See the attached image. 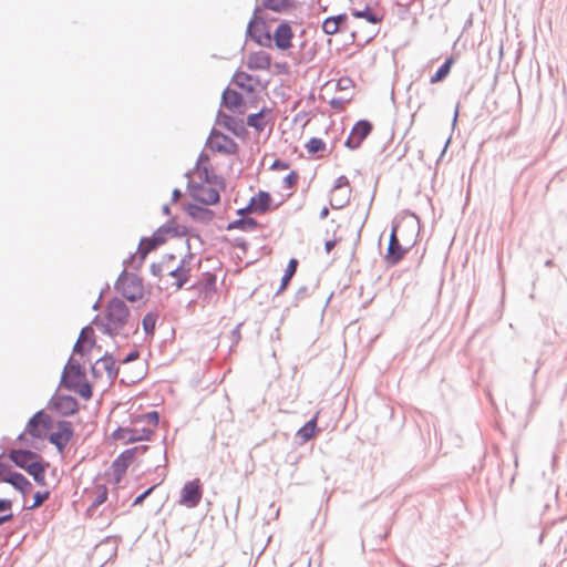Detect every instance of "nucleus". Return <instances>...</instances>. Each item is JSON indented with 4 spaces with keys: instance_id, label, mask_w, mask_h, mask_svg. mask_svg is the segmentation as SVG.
I'll use <instances>...</instances> for the list:
<instances>
[{
    "instance_id": "obj_1",
    "label": "nucleus",
    "mask_w": 567,
    "mask_h": 567,
    "mask_svg": "<svg viewBox=\"0 0 567 567\" xmlns=\"http://www.w3.org/2000/svg\"><path fill=\"white\" fill-rule=\"evenodd\" d=\"M25 432L34 440L47 439L58 452L63 453L74 436V426L68 420L54 422L45 410L41 409L29 419Z\"/></svg>"
},
{
    "instance_id": "obj_2",
    "label": "nucleus",
    "mask_w": 567,
    "mask_h": 567,
    "mask_svg": "<svg viewBox=\"0 0 567 567\" xmlns=\"http://www.w3.org/2000/svg\"><path fill=\"white\" fill-rule=\"evenodd\" d=\"M131 317V310L123 299L118 297L111 298L105 307L102 333L114 338L127 324Z\"/></svg>"
},
{
    "instance_id": "obj_3",
    "label": "nucleus",
    "mask_w": 567,
    "mask_h": 567,
    "mask_svg": "<svg viewBox=\"0 0 567 567\" xmlns=\"http://www.w3.org/2000/svg\"><path fill=\"white\" fill-rule=\"evenodd\" d=\"M114 289L128 302H136L144 298L143 278L127 271L126 267L120 272Z\"/></svg>"
},
{
    "instance_id": "obj_4",
    "label": "nucleus",
    "mask_w": 567,
    "mask_h": 567,
    "mask_svg": "<svg viewBox=\"0 0 567 567\" xmlns=\"http://www.w3.org/2000/svg\"><path fill=\"white\" fill-rule=\"evenodd\" d=\"M164 228L159 231H153L151 237H142L140 239L138 247L135 254H131L124 261V267H132L135 270H140L145 261V258L150 252L164 245V238L162 236Z\"/></svg>"
},
{
    "instance_id": "obj_5",
    "label": "nucleus",
    "mask_w": 567,
    "mask_h": 567,
    "mask_svg": "<svg viewBox=\"0 0 567 567\" xmlns=\"http://www.w3.org/2000/svg\"><path fill=\"white\" fill-rule=\"evenodd\" d=\"M45 408L62 417H69L79 412L80 403L75 396L62 394L59 392V389H56Z\"/></svg>"
},
{
    "instance_id": "obj_6",
    "label": "nucleus",
    "mask_w": 567,
    "mask_h": 567,
    "mask_svg": "<svg viewBox=\"0 0 567 567\" xmlns=\"http://www.w3.org/2000/svg\"><path fill=\"white\" fill-rule=\"evenodd\" d=\"M399 228L400 224L393 221L386 248V254L384 256V261L386 262L388 266L398 265L403 259L405 254L411 249V247L414 246L415 244V241H413L411 243L410 246H403L399 239Z\"/></svg>"
},
{
    "instance_id": "obj_7",
    "label": "nucleus",
    "mask_w": 567,
    "mask_h": 567,
    "mask_svg": "<svg viewBox=\"0 0 567 567\" xmlns=\"http://www.w3.org/2000/svg\"><path fill=\"white\" fill-rule=\"evenodd\" d=\"M373 124L367 118H361L354 123L349 137L344 141V147L350 151H357L361 147L363 141L372 133Z\"/></svg>"
},
{
    "instance_id": "obj_8",
    "label": "nucleus",
    "mask_w": 567,
    "mask_h": 567,
    "mask_svg": "<svg viewBox=\"0 0 567 567\" xmlns=\"http://www.w3.org/2000/svg\"><path fill=\"white\" fill-rule=\"evenodd\" d=\"M203 497V484L199 478L187 481L179 493L178 503L187 508H195Z\"/></svg>"
},
{
    "instance_id": "obj_9",
    "label": "nucleus",
    "mask_w": 567,
    "mask_h": 567,
    "mask_svg": "<svg viewBox=\"0 0 567 567\" xmlns=\"http://www.w3.org/2000/svg\"><path fill=\"white\" fill-rule=\"evenodd\" d=\"M272 196L267 190H259L257 194L250 197L248 204L245 207L238 208L236 214L244 216L247 213L262 214L271 208Z\"/></svg>"
},
{
    "instance_id": "obj_10",
    "label": "nucleus",
    "mask_w": 567,
    "mask_h": 567,
    "mask_svg": "<svg viewBox=\"0 0 567 567\" xmlns=\"http://www.w3.org/2000/svg\"><path fill=\"white\" fill-rule=\"evenodd\" d=\"M220 105L239 115H244L247 110V101L244 95L229 86H227L221 93Z\"/></svg>"
},
{
    "instance_id": "obj_11",
    "label": "nucleus",
    "mask_w": 567,
    "mask_h": 567,
    "mask_svg": "<svg viewBox=\"0 0 567 567\" xmlns=\"http://www.w3.org/2000/svg\"><path fill=\"white\" fill-rule=\"evenodd\" d=\"M135 450L126 449L111 464L113 482L120 484L130 465L135 461Z\"/></svg>"
},
{
    "instance_id": "obj_12",
    "label": "nucleus",
    "mask_w": 567,
    "mask_h": 567,
    "mask_svg": "<svg viewBox=\"0 0 567 567\" xmlns=\"http://www.w3.org/2000/svg\"><path fill=\"white\" fill-rule=\"evenodd\" d=\"M293 31L287 20H282L272 33V43L280 51H287L292 47Z\"/></svg>"
},
{
    "instance_id": "obj_13",
    "label": "nucleus",
    "mask_w": 567,
    "mask_h": 567,
    "mask_svg": "<svg viewBox=\"0 0 567 567\" xmlns=\"http://www.w3.org/2000/svg\"><path fill=\"white\" fill-rule=\"evenodd\" d=\"M216 123L221 124L225 130L234 134L238 138H245L248 134L245 122L243 118H236L235 116L227 114L219 110L217 112Z\"/></svg>"
},
{
    "instance_id": "obj_14",
    "label": "nucleus",
    "mask_w": 567,
    "mask_h": 567,
    "mask_svg": "<svg viewBox=\"0 0 567 567\" xmlns=\"http://www.w3.org/2000/svg\"><path fill=\"white\" fill-rule=\"evenodd\" d=\"M10 461L24 472L37 458L41 460V455L31 449H13L9 453Z\"/></svg>"
},
{
    "instance_id": "obj_15",
    "label": "nucleus",
    "mask_w": 567,
    "mask_h": 567,
    "mask_svg": "<svg viewBox=\"0 0 567 567\" xmlns=\"http://www.w3.org/2000/svg\"><path fill=\"white\" fill-rule=\"evenodd\" d=\"M205 206L196 203H186L184 212L195 221L209 224L215 217V212Z\"/></svg>"
},
{
    "instance_id": "obj_16",
    "label": "nucleus",
    "mask_w": 567,
    "mask_h": 567,
    "mask_svg": "<svg viewBox=\"0 0 567 567\" xmlns=\"http://www.w3.org/2000/svg\"><path fill=\"white\" fill-rule=\"evenodd\" d=\"M61 386L78 393L84 401H89L93 396V385L86 379L75 382L61 378L59 388Z\"/></svg>"
},
{
    "instance_id": "obj_17",
    "label": "nucleus",
    "mask_w": 567,
    "mask_h": 567,
    "mask_svg": "<svg viewBox=\"0 0 567 567\" xmlns=\"http://www.w3.org/2000/svg\"><path fill=\"white\" fill-rule=\"evenodd\" d=\"M3 482L10 484L23 497L32 489V483L22 473L17 471H9L4 475Z\"/></svg>"
},
{
    "instance_id": "obj_18",
    "label": "nucleus",
    "mask_w": 567,
    "mask_h": 567,
    "mask_svg": "<svg viewBox=\"0 0 567 567\" xmlns=\"http://www.w3.org/2000/svg\"><path fill=\"white\" fill-rule=\"evenodd\" d=\"M61 378H65L66 380L75 382L82 381L86 379V369L84 364H82L80 361L74 359L73 355H71L68 359L66 364L64 365Z\"/></svg>"
},
{
    "instance_id": "obj_19",
    "label": "nucleus",
    "mask_w": 567,
    "mask_h": 567,
    "mask_svg": "<svg viewBox=\"0 0 567 567\" xmlns=\"http://www.w3.org/2000/svg\"><path fill=\"white\" fill-rule=\"evenodd\" d=\"M271 61V55L266 51H254L248 54L246 66L250 71L269 70Z\"/></svg>"
},
{
    "instance_id": "obj_20",
    "label": "nucleus",
    "mask_w": 567,
    "mask_h": 567,
    "mask_svg": "<svg viewBox=\"0 0 567 567\" xmlns=\"http://www.w3.org/2000/svg\"><path fill=\"white\" fill-rule=\"evenodd\" d=\"M163 228H164V230L162 233V236L164 238V244H166V241L168 240V237L182 238L184 236L190 235L189 228L178 225L177 223H175L174 219L167 220L166 223L161 225L158 228H156L154 231H159Z\"/></svg>"
},
{
    "instance_id": "obj_21",
    "label": "nucleus",
    "mask_w": 567,
    "mask_h": 567,
    "mask_svg": "<svg viewBox=\"0 0 567 567\" xmlns=\"http://www.w3.org/2000/svg\"><path fill=\"white\" fill-rule=\"evenodd\" d=\"M50 463L45 461L42 456L41 460L37 458L32 462V464L27 468V473L32 476L34 482L40 486L47 485L45 473L49 468Z\"/></svg>"
},
{
    "instance_id": "obj_22",
    "label": "nucleus",
    "mask_w": 567,
    "mask_h": 567,
    "mask_svg": "<svg viewBox=\"0 0 567 567\" xmlns=\"http://www.w3.org/2000/svg\"><path fill=\"white\" fill-rule=\"evenodd\" d=\"M318 413H316L310 420H308L296 433V439L299 444H305L316 436L320 432L317 425Z\"/></svg>"
},
{
    "instance_id": "obj_23",
    "label": "nucleus",
    "mask_w": 567,
    "mask_h": 567,
    "mask_svg": "<svg viewBox=\"0 0 567 567\" xmlns=\"http://www.w3.org/2000/svg\"><path fill=\"white\" fill-rule=\"evenodd\" d=\"M217 277L215 274L206 271L202 280L193 284L188 289H197L205 297L212 296L217 291Z\"/></svg>"
},
{
    "instance_id": "obj_24",
    "label": "nucleus",
    "mask_w": 567,
    "mask_h": 567,
    "mask_svg": "<svg viewBox=\"0 0 567 567\" xmlns=\"http://www.w3.org/2000/svg\"><path fill=\"white\" fill-rule=\"evenodd\" d=\"M259 226H260V224L256 218L240 216L239 218L229 221L226 225L225 229L226 230L238 229V230H241L245 233H249V231L257 229Z\"/></svg>"
},
{
    "instance_id": "obj_25",
    "label": "nucleus",
    "mask_w": 567,
    "mask_h": 567,
    "mask_svg": "<svg viewBox=\"0 0 567 567\" xmlns=\"http://www.w3.org/2000/svg\"><path fill=\"white\" fill-rule=\"evenodd\" d=\"M238 150L237 142L227 134H224L220 141L213 146V152L225 155H235L238 153Z\"/></svg>"
},
{
    "instance_id": "obj_26",
    "label": "nucleus",
    "mask_w": 567,
    "mask_h": 567,
    "mask_svg": "<svg viewBox=\"0 0 567 567\" xmlns=\"http://www.w3.org/2000/svg\"><path fill=\"white\" fill-rule=\"evenodd\" d=\"M298 265H299V261H298L297 258H290L289 259V261L287 264V267H286V269L284 271V275L281 277L280 286L277 289V291L275 292V297L279 296L281 292H284L287 289V287L289 286L292 277L297 272Z\"/></svg>"
},
{
    "instance_id": "obj_27",
    "label": "nucleus",
    "mask_w": 567,
    "mask_h": 567,
    "mask_svg": "<svg viewBox=\"0 0 567 567\" xmlns=\"http://www.w3.org/2000/svg\"><path fill=\"white\" fill-rule=\"evenodd\" d=\"M103 362V368L107 374V378L111 381H114L118 373H120V367L116 365V359L113 353L106 351L104 354L96 360V363Z\"/></svg>"
},
{
    "instance_id": "obj_28",
    "label": "nucleus",
    "mask_w": 567,
    "mask_h": 567,
    "mask_svg": "<svg viewBox=\"0 0 567 567\" xmlns=\"http://www.w3.org/2000/svg\"><path fill=\"white\" fill-rule=\"evenodd\" d=\"M252 79V74L244 72L241 70H237L231 81L237 87H239L248 94H251L255 92V86L251 83Z\"/></svg>"
},
{
    "instance_id": "obj_29",
    "label": "nucleus",
    "mask_w": 567,
    "mask_h": 567,
    "mask_svg": "<svg viewBox=\"0 0 567 567\" xmlns=\"http://www.w3.org/2000/svg\"><path fill=\"white\" fill-rule=\"evenodd\" d=\"M259 10V7H256L254 10V14L251 19L249 20L246 29V38L252 40V37H256L260 34L264 29L268 25L267 22L257 16V11Z\"/></svg>"
},
{
    "instance_id": "obj_30",
    "label": "nucleus",
    "mask_w": 567,
    "mask_h": 567,
    "mask_svg": "<svg viewBox=\"0 0 567 567\" xmlns=\"http://www.w3.org/2000/svg\"><path fill=\"white\" fill-rule=\"evenodd\" d=\"M295 0H262V7L276 13H284L296 8Z\"/></svg>"
},
{
    "instance_id": "obj_31",
    "label": "nucleus",
    "mask_w": 567,
    "mask_h": 567,
    "mask_svg": "<svg viewBox=\"0 0 567 567\" xmlns=\"http://www.w3.org/2000/svg\"><path fill=\"white\" fill-rule=\"evenodd\" d=\"M454 62H455L454 56H452V55L447 56L444 60V62L437 68L435 73L431 76L430 83L435 84V83L444 81L449 76V74L451 72V68L454 64Z\"/></svg>"
},
{
    "instance_id": "obj_32",
    "label": "nucleus",
    "mask_w": 567,
    "mask_h": 567,
    "mask_svg": "<svg viewBox=\"0 0 567 567\" xmlns=\"http://www.w3.org/2000/svg\"><path fill=\"white\" fill-rule=\"evenodd\" d=\"M352 17L355 19H364L371 24H378L382 21V17L374 12L369 4L363 9H353L351 11Z\"/></svg>"
},
{
    "instance_id": "obj_33",
    "label": "nucleus",
    "mask_w": 567,
    "mask_h": 567,
    "mask_svg": "<svg viewBox=\"0 0 567 567\" xmlns=\"http://www.w3.org/2000/svg\"><path fill=\"white\" fill-rule=\"evenodd\" d=\"M168 276L175 279L176 290H181L190 279V268L176 267L168 272Z\"/></svg>"
},
{
    "instance_id": "obj_34",
    "label": "nucleus",
    "mask_w": 567,
    "mask_h": 567,
    "mask_svg": "<svg viewBox=\"0 0 567 567\" xmlns=\"http://www.w3.org/2000/svg\"><path fill=\"white\" fill-rule=\"evenodd\" d=\"M158 312L157 311H148L142 319V327L144 330V333L147 337H154L156 323L158 320Z\"/></svg>"
},
{
    "instance_id": "obj_35",
    "label": "nucleus",
    "mask_w": 567,
    "mask_h": 567,
    "mask_svg": "<svg viewBox=\"0 0 567 567\" xmlns=\"http://www.w3.org/2000/svg\"><path fill=\"white\" fill-rule=\"evenodd\" d=\"M159 420H161V416H159L158 411L153 410V411H148L144 414H138V415L133 416L131 420V423L137 424V423L145 422V423L152 424L153 426H157L159 424Z\"/></svg>"
},
{
    "instance_id": "obj_36",
    "label": "nucleus",
    "mask_w": 567,
    "mask_h": 567,
    "mask_svg": "<svg viewBox=\"0 0 567 567\" xmlns=\"http://www.w3.org/2000/svg\"><path fill=\"white\" fill-rule=\"evenodd\" d=\"M137 429L117 426L111 434V439L114 441H122L124 444H133L134 442L128 441L130 435H135Z\"/></svg>"
},
{
    "instance_id": "obj_37",
    "label": "nucleus",
    "mask_w": 567,
    "mask_h": 567,
    "mask_svg": "<svg viewBox=\"0 0 567 567\" xmlns=\"http://www.w3.org/2000/svg\"><path fill=\"white\" fill-rule=\"evenodd\" d=\"M220 200L219 190L215 187H207L205 194L203 193L198 198L197 203L202 205H216Z\"/></svg>"
},
{
    "instance_id": "obj_38",
    "label": "nucleus",
    "mask_w": 567,
    "mask_h": 567,
    "mask_svg": "<svg viewBox=\"0 0 567 567\" xmlns=\"http://www.w3.org/2000/svg\"><path fill=\"white\" fill-rule=\"evenodd\" d=\"M268 124L266 117H261L258 113H250L246 117V125L252 127L257 133H261Z\"/></svg>"
},
{
    "instance_id": "obj_39",
    "label": "nucleus",
    "mask_w": 567,
    "mask_h": 567,
    "mask_svg": "<svg viewBox=\"0 0 567 567\" xmlns=\"http://www.w3.org/2000/svg\"><path fill=\"white\" fill-rule=\"evenodd\" d=\"M196 172L203 183L213 184L216 181H221V175L216 174L212 165H204Z\"/></svg>"
},
{
    "instance_id": "obj_40",
    "label": "nucleus",
    "mask_w": 567,
    "mask_h": 567,
    "mask_svg": "<svg viewBox=\"0 0 567 567\" xmlns=\"http://www.w3.org/2000/svg\"><path fill=\"white\" fill-rule=\"evenodd\" d=\"M326 142L320 137H310L305 144V148L310 155H315L326 150Z\"/></svg>"
},
{
    "instance_id": "obj_41",
    "label": "nucleus",
    "mask_w": 567,
    "mask_h": 567,
    "mask_svg": "<svg viewBox=\"0 0 567 567\" xmlns=\"http://www.w3.org/2000/svg\"><path fill=\"white\" fill-rule=\"evenodd\" d=\"M252 41L259 47L272 48V34L270 33L269 25H267L260 34L252 37Z\"/></svg>"
},
{
    "instance_id": "obj_42",
    "label": "nucleus",
    "mask_w": 567,
    "mask_h": 567,
    "mask_svg": "<svg viewBox=\"0 0 567 567\" xmlns=\"http://www.w3.org/2000/svg\"><path fill=\"white\" fill-rule=\"evenodd\" d=\"M51 495V492L50 491H37L32 498H33V502L31 505H23V509H28V511H34L37 509L38 507H40L42 505V503L44 501H47Z\"/></svg>"
},
{
    "instance_id": "obj_43",
    "label": "nucleus",
    "mask_w": 567,
    "mask_h": 567,
    "mask_svg": "<svg viewBox=\"0 0 567 567\" xmlns=\"http://www.w3.org/2000/svg\"><path fill=\"white\" fill-rule=\"evenodd\" d=\"M96 347V339H92L85 343L76 341L73 346V353L81 357L87 355Z\"/></svg>"
},
{
    "instance_id": "obj_44",
    "label": "nucleus",
    "mask_w": 567,
    "mask_h": 567,
    "mask_svg": "<svg viewBox=\"0 0 567 567\" xmlns=\"http://www.w3.org/2000/svg\"><path fill=\"white\" fill-rule=\"evenodd\" d=\"M207 187L204 186V183L200 182V183H197V182H193V181H188L187 183V190L189 193V196L195 200L197 202L198 198L200 197V195L203 193H205Z\"/></svg>"
},
{
    "instance_id": "obj_45",
    "label": "nucleus",
    "mask_w": 567,
    "mask_h": 567,
    "mask_svg": "<svg viewBox=\"0 0 567 567\" xmlns=\"http://www.w3.org/2000/svg\"><path fill=\"white\" fill-rule=\"evenodd\" d=\"M154 435V431L148 427L137 430L135 435H130L128 441L131 442H147L151 441Z\"/></svg>"
},
{
    "instance_id": "obj_46",
    "label": "nucleus",
    "mask_w": 567,
    "mask_h": 567,
    "mask_svg": "<svg viewBox=\"0 0 567 567\" xmlns=\"http://www.w3.org/2000/svg\"><path fill=\"white\" fill-rule=\"evenodd\" d=\"M322 32L327 35H333L338 33L339 31L343 30V27H339L338 24L333 23V20L331 17H327L322 24H321Z\"/></svg>"
},
{
    "instance_id": "obj_47",
    "label": "nucleus",
    "mask_w": 567,
    "mask_h": 567,
    "mask_svg": "<svg viewBox=\"0 0 567 567\" xmlns=\"http://www.w3.org/2000/svg\"><path fill=\"white\" fill-rule=\"evenodd\" d=\"M220 241L227 243V244L231 245L233 247H237V248L241 249L244 254H246L249 248V243L243 237H236L234 239H230L227 236H223L220 238Z\"/></svg>"
},
{
    "instance_id": "obj_48",
    "label": "nucleus",
    "mask_w": 567,
    "mask_h": 567,
    "mask_svg": "<svg viewBox=\"0 0 567 567\" xmlns=\"http://www.w3.org/2000/svg\"><path fill=\"white\" fill-rule=\"evenodd\" d=\"M225 133L213 127L206 141V147L213 151L214 144L218 143Z\"/></svg>"
},
{
    "instance_id": "obj_49",
    "label": "nucleus",
    "mask_w": 567,
    "mask_h": 567,
    "mask_svg": "<svg viewBox=\"0 0 567 567\" xmlns=\"http://www.w3.org/2000/svg\"><path fill=\"white\" fill-rule=\"evenodd\" d=\"M299 181V174L298 172L296 171H291L289 172L285 177H284V181H282V186L284 188L286 189H290L292 187H295L297 185Z\"/></svg>"
},
{
    "instance_id": "obj_50",
    "label": "nucleus",
    "mask_w": 567,
    "mask_h": 567,
    "mask_svg": "<svg viewBox=\"0 0 567 567\" xmlns=\"http://www.w3.org/2000/svg\"><path fill=\"white\" fill-rule=\"evenodd\" d=\"M12 501L9 498H0V515H9L11 518L9 522L13 520L14 515L12 513Z\"/></svg>"
},
{
    "instance_id": "obj_51",
    "label": "nucleus",
    "mask_w": 567,
    "mask_h": 567,
    "mask_svg": "<svg viewBox=\"0 0 567 567\" xmlns=\"http://www.w3.org/2000/svg\"><path fill=\"white\" fill-rule=\"evenodd\" d=\"M350 196L349 193L342 195V196H336L330 199V206L333 209H341L349 203Z\"/></svg>"
},
{
    "instance_id": "obj_52",
    "label": "nucleus",
    "mask_w": 567,
    "mask_h": 567,
    "mask_svg": "<svg viewBox=\"0 0 567 567\" xmlns=\"http://www.w3.org/2000/svg\"><path fill=\"white\" fill-rule=\"evenodd\" d=\"M109 498V489L105 485H101L99 487V492L96 494V496L94 497V499L92 501V503H94V505H96L97 507H100L102 504H104Z\"/></svg>"
},
{
    "instance_id": "obj_53",
    "label": "nucleus",
    "mask_w": 567,
    "mask_h": 567,
    "mask_svg": "<svg viewBox=\"0 0 567 567\" xmlns=\"http://www.w3.org/2000/svg\"><path fill=\"white\" fill-rule=\"evenodd\" d=\"M92 339H96L95 333H94V330L91 328V326L87 324L81 329L76 341L85 343L87 341H91Z\"/></svg>"
},
{
    "instance_id": "obj_54",
    "label": "nucleus",
    "mask_w": 567,
    "mask_h": 567,
    "mask_svg": "<svg viewBox=\"0 0 567 567\" xmlns=\"http://www.w3.org/2000/svg\"><path fill=\"white\" fill-rule=\"evenodd\" d=\"M310 296L309 288L307 286H301L295 293L293 297V306H298V303Z\"/></svg>"
},
{
    "instance_id": "obj_55",
    "label": "nucleus",
    "mask_w": 567,
    "mask_h": 567,
    "mask_svg": "<svg viewBox=\"0 0 567 567\" xmlns=\"http://www.w3.org/2000/svg\"><path fill=\"white\" fill-rule=\"evenodd\" d=\"M156 487H157V484H154V485L150 486L148 488H146L143 493H141L140 495H137V496L134 498V501H133V503H132V506L141 505V504L144 502V499H145L146 497H148V496L153 493V491H154Z\"/></svg>"
},
{
    "instance_id": "obj_56",
    "label": "nucleus",
    "mask_w": 567,
    "mask_h": 567,
    "mask_svg": "<svg viewBox=\"0 0 567 567\" xmlns=\"http://www.w3.org/2000/svg\"><path fill=\"white\" fill-rule=\"evenodd\" d=\"M353 81L349 76H342L337 81V90L344 91L353 86Z\"/></svg>"
},
{
    "instance_id": "obj_57",
    "label": "nucleus",
    "mask_w": 567,
    "mask_h": 567,
    "mask_svg": "<svg viewBox=\"0 0 567 567\" xmlns=\"http://www.w3.org/2000/svg\"><path fill=\"white\" fill-rule=\"evenodd\" d=\"M530 392H532V399L526 408V414L529 416L533 413V410L539 404V401L534 394V382L530 383Z\"/></svg>"
},
{
    "instance_id": "obj_58",
    "label": "nucleus",
    "mask_w": 567,
    "mask_h": 567,
    "mask_svg": "<svg viewBox=\"0 0 567 567\" xmlns=\"http://www.w3.org/2000/svg\"><path fill=\"white\" fill-rule=\"evenodd\" d=\"M209 162H210V158H209L208 154L205 153V151H202L198 155V158H197L194 169L199 171V168L203 167L204 165H210Z\"/></svg>"
},
{
    "instance_id": "obj_59",
    "label": "nucleus",
    "mask_w": 567,
    "mask_h": 567,
    "mask_svg": "<svg viewBox=\"0 0 567 567\" xmlns=\"http://www.w3.org/2000/svg\"><path fill=\"white\" fill-rule=\"evenodd\" d=\"M290 167V164L286 161H282L280 158H277L275 159L271 165H270V169L271 171H285V169H288Z\"/></svg>"
},
{
    "instance_id": "obj_60",
    "label": "nucleus",
    "mask_w": 567,
    "mask_h": 567,
    "mask_svg": "<svg viewBox=\"0 0 567 567\" xmlns=\"http://www.w3.org/2000/svg\"><path fill=\"white\" fill-rule=\"evenodd\" d=\"M349 186V179L347 176L344 175H341L339 176L336 181H334V185H333V188H332V192H336V190H339L343 187H348Z\"/></svg>"
},
{
    "instance_id": "obj_61",
    "label": "nucleus",
    "mask_w": 567,
    "mask_h": 567,
    "mask_svg": "<svg viewBox=\"0 0 567 567\" xmlns=\"http://www.w3.org/2000/svg\"><path fill=\"white\" fill-rule=\"evenodd\" d=\"M140 358V351L134 349L130 351L121 361L122 364L131 363Z\"/></svg>"
},
{
    "instance_id": "obj_62",
    "label": "nucleus",
    "mask_w": 567,
    "mask_h": 567,
    "mask_svg": "<svg viewBox=\"0 0 567 567\" xmlns=\"http://www.w3.org/2000/svg\"><path fill=\"white\" fill-rule=\"evenodd\" d=\"M348 102V100H344L342 97H332L330 101H329V105L332 107V109H336V110H342L344 104Z\"/></svg>"
},
{
    "instance_id": "obj_63",
    "label": "nucleus",
    "mask_w": 567,
    "mask_h": 567,
    "mask_svg": "<svg viewBox=\"0 0 567 567\" xmlns=\"http://www.w3.org/2000/svg\"><path fill=\"white\" fill-rule=\"evenodd\" d=\"M274 66L277 74H288L290 71L287 62H275Z\"/></svg>"
},
{
    "instance_id": "obj_64",
    "label": "nucleus",
    "mask_w": 567,
    "mask_h": 567,
    "mask_svg": "<svg viewBox=\"0 0 567 567\" xmlns=\"http://www.w3.org/2000/svg\"><path fill=\"white\" fill-rule=\"evenodd\" d=\"M341 238H331V239H327L324 241V250L327 254H330L331 250L337 246L338 243H340Z\"/></svg>"
}]
</instances>
